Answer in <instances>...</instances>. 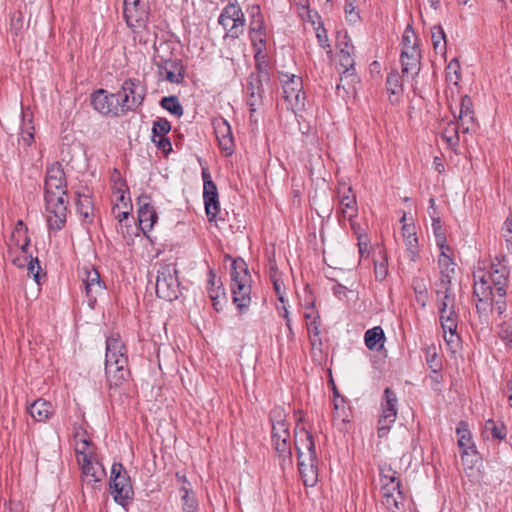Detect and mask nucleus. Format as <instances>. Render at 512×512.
Masks as SVG:
<instances>
[{
    "mask_svg": "<svg viewBox=\"0 0 512 512\" xmlns=\"http://www.w3.org/2000/svg\"><path fill=\"white\" fill-rule=\"evenodd\" d=\"M45 201L49 228L60 230L66 222L68 201L65 173L59 164H53L47 170Z\"/></svg>",
    "mask_w": 512,
    "mask_h": 512,
    "instance_id": "nucleus-1",
    "label": "nucleus"
},
{
    "mask_svg": "<svg viewBox=\"0 0 512 512\" xmlns=\"http://www.w3.org/2000/svg\"><path fill=\"white\" fill-rule=\"evenodd\" d=\"M509 270L502 261L490 264L487 271L474 272V294L479 301H488L495 292L499 297L506 295ZM493 300V297H492Z\"/></svg>",
    "mask_w": 512,
    "mask_h": 512,
    "instance_id": "nucleus-2",
    "label": "nucleus"
},
{
    "mask_svg": "<svg viewBox=\"0 0 512 512\" xmlns=\"http://www.w3.org/2000/svg\"><path fill=\"white\" fill-rule=\"evenodd\" d=\"M105 374L109 388H119L129 377L127 350L119 335L106 340Z\"/></svg>",
    "mask_w": 512,
    "mask_h": 512,
    "instance_id": "nucleus-3",
    "label": "nucleus"
},
{
    "mask_svg": "<svg viewBox=\"0 0 512 512\" xmlns=\"http://www.w3.org/2000/svg\"><path fill=\"white\" fill-rule=\"evenodd\" d=\"M295 446L302 481L305 486L314 487L318 482L319 459L313 436L305 429H302L295 435Z\"/></svg>",
    "mask_w": 512,
    "mask_h": 512,
    "instance_id": "nucleus-4",
    "label": "nucleus"
},
{
    "mask_svg": "<svg viewBox=\"0 0 512 512\" xmlns=\"http://www.w3.org/2000/svg\"><path fill=\"white\" fill-rule=\"evenodd\" d=\"M250 282L246 263L243 260H234L231 269V292L233 302L240 310L247 308L250 304Z\"/></svg>",
    "mask_w": 512,
    "mask_h": 512,
    "instance_id": "nucleus-5",
    "label": "nucleus"
},
{
    "mask_svg": "<svg viewBox=\"0 0 512 512\" xmlns=\"http://www.w3.org/2000/svg\"><path fill=\"white\" fill-rule=\"evenodd\" d=\"M380 491L383 504L391 512H396L402 504L403 495L400 490L397 472L391 467L384 466L380 468Z\"/></svg>",
    "mask_w": 512,
    "mask_h": 512,
    "instance_id": "nucleus-6",
    "label": "nucleus"
},
{
    "mask_svg": "<svg viewBox=\"0 0 512 512\" xmlns=\"http://www.w3.org/2000/svg\"><path fill=\"white\" fill-rule=\"evenodd\" d=\"M156 294L166 301H173L179 295V281L174 264H160L156 277Z\"/></svg>",
    "mask_w": 512,
    "mask_h": 512,
    "instance_id": "nucleus-7",
    "label": "nucleus"
},
{
    "mask_svg": "<svg viewBox=\"0 0 512 512\" xmlns=\"http://www.w3.org/2000/svg\"><path fill=\"white\" fill-rule=\"evenodd\" d=\"M280 81L287 108L294 113L302 111L305 107L302 79L294 74L281 73Z\"/></svg>",
    "mask_w": 512,
    "mask_h": 512,
    "instance_id": "nucleus-8",
    "label": "nucleus"
},
{
    "mask_svg": "<svg viewBox=\"0 0 512 512\" xmlns=\"http://www.w3.org/2000/svg\"><path fill=\"white\" fill-rule=\"evenodd\" d=\"M347 35H343V40H341V35L338 34V52L336 55L337 63L340 67L343 68L342 74H341V84L337 85V89H339L341 86L345 88V85L343 84L344 81H347L348 85L354 84L357 80V77L355 75V60L353 57L354 53V47L351 43L346 41Z\"/></svg>",
    "mask_w": 512,
    "mask_h": 512,
    "instance_id": "nucleus-9",
    "label": "nucleus"
},
{
    "mask_svg": "<svg viewBox=\"0 0 512 512\" xmlns=\"http://www.w3.org/2000/svg\"><path fill=\"white\" fill-rule=\"evenodd\" d=\"M146 89L138 79H127L123 82L121 90L117 92L121 112L133 111L143 102Z\"/></svg>",
    "mask_w": 512,
    "mask_h": 512,
    "instance_id": "nucleus-10",
    "label": "nucleus"
},
{
    "mask_svg": "<svg viewBox=\"0 0 512 512\" xmlns=\"http://www.w3.org/2000/svg\"><path fill=\"white\" fill-rule=\"evenodd\" d=\"M110 489L114 500L122 506H125L132 498L133 490L130 478L121 463L112 465Z\"/></svg>",
    "mask_w": 512,
    "mask_h": 512,
    "instance_id": "nucleus-11",
    "label": "nucleus"
},
{
    "mask_svg": "<svg viewBox=\"0 0 512 512\" xmlns=\"http://www.w3.org/2000/svg\"><path fill=\"white\" fill-rule=\"evenodd\" d=\"M218 22L228 37L238 38L244 32L245 17L242 9L236 3H229L224 7Z\"/></svg>",
    "mask_w": 512,
    "mask_h": 512,
    "instance_id": "nucleus-12",
    "label": "nucleus"
},
{
    "mask_svg": "<svg viewBox=\"0 0 512 512\" xmlns=\"http://www.w3.org/2000/svg\"><path fill=\"white\" fill-rule=\"evenodd\" d=\"M397 405L398 399L396 394L390 388H386L381 403V414L378 420V437H385L391 426L395 423L397 418Z\"/></svg>",
    "mask_w": 512,
    "mask_h": 512,
    "instance_id": "nucleus-13",
    "label": "nucleus"
},
{
    "mask_svg": "<svg viewBox=\"0 0 512 512\" xmlns=\"http://www.w3.org/2000/svg\"><path fill=\"white\" fill-rule=\"evenodd\" d=\"M439 318L446 346L449 351L455 353L460 346V337L457 334L458 314L456 308L439 311Z\"/></svg>",
    "mask_w": 512,
    "mask_h": 512,
    "instance_id": "nucleus-14",
    "label": "nucleus"
},
{
    "mask_svg": "<svg viewBox=\"0 0 512 512\" xmlns=\"http://www.w3.org/2000/svg\"><path fill=\"white\" fill-rule=\"evenodd\" d=\"M272 443L278 457L281 459V465L291 462V444L290 433L287 424L279 420L272 427Z\"/></svg>",
    "mask_w": 512,
    "mask_h": 512,
    "instance_id": "nucleus-15",
    "label": "nucleus"
},
{
    "mask_svg": "<svg viewBox=\"0 0 512 512\" xmlns=\"http://www.w3.org/2000/svg\"><path fill=\"white\" fill-rule=\"evenodd\" d=\"M124 17L132 29L144 27L148 19L147 0H124Z\"/></svg>",
    "mask_w": 512,
    "mask_h": 512,
    "instance_id": "nucleus-16",
    "label": "nucleus"
},
{
    "mask_svg": "<svg viewBox=\"0 0 512 512\" xmlns=\"http://www.w3.org/2000/svg\"><path fill=\"white\" fill-rule=\"evenodd\" d=\"M80 276L85 287L88 305L93 308L97 298L104 293L105 285L94 268H84Z\"/></svg>",
    "mask_w": 512,
    "mask_h": 512,
    "instance_id": "nucleus-17",
    "label": "nucleus"
},
{
    "mask_svg": "<svg viewBox=\"0 0 512 512\" xmlns=\"http://www.w3.org/2000/svg\"><path fill=\"white\" fill-rule=\"evenodd\" d=\"M204 181L203 187V198L205 204L206 215L210 221L214 220L220 211V205L218 201V191L214 182L211 180V176L207 171L202 172Z\"/></svg>",
    "mask_w": 512,
    "mask_h": 512,
    "instance_id": "nucleus-18",
    "label": "nucleus"
},
{
    "mask_svg": "<svg viewBox=\"0 0 512 512\" xmlns=\"http://www.w3.org/2000/svg\"><path fill=\"white\" fill-rule=\"evenodd\" d=\"M117 93L108 94L103 89L96 91L91 98L92 106L96 111L103 115H119L121 107L119 104Z\"/></svg>",
    "mask_w": 512,
    "mask_h": 512,
    "instance_id": "nucleus-19",
    "label": "nucleus"
},
{
    "mask_svg": "<svg viewBox=\"0 0 512 512\" xmlns=\"http://www.w3.org/2000/svg\"><path fill=\"white\" fill-rule=\"evenodd\" d=\"M212 124L221 150L226 155H231L234 150V139L230 124L223 117L214 118Z\"/></svg>",
    "mask_w": 512,
    "mask_h": 512,
    "instance_id": "nucleus-20",
    "label": "nucleus"
},
{
    "mask_svg": "<svg viewBox=\"0 0 512 512\" xmlns=\"http://www.w3.org/2000/svg\"><path fill=\"white\" fill-rule=\"evenodd\" d=\"M158 74L163 79L173 84H180L184 80L183 65L173 59L156 61Z\"/></svg>",
    "mask_w": 512,
    "mask_h": 512,
    "instance_id": "nucleus-21",
    "label": "nucleus"
},
{
    "mask_svg": "<svg viewBox=\"0 0 512 512\" xmlns=\"http://www.w3.org/2000/svg\"><path fill=\"white\" fill-rule=\"evenodd\" d=\"M138 221L139 229L146 234L157 221V214L150 204V198L147 195H141L138 198Z\"/></svg>",
    "mask_w": 512,
    "mask_h": 512,
    "instance_id": "nucleus-22",
    "label": "nucleus"
},
{
    "mask_svg": "<svg viewBox=\"0 0 512 512\" xmlns=\"http://www.w3.org/2000/svg\"><path fill=\"white\" fill-rule=\"evenodd\" d=\"M340 211L344 218L353 222V218L357 216L358 208L356 196L352 188L346 185H341L338 188Z\"/></svg>",
    "mask_w": 512,
    "mask_h": 512,
    "instance_id": "nucleus-23",
    "label": "nucleus"
},
{
    "mask_svg": "<svg viewBox=\"0 0 512 512\" xmlns=\"http://www.w3.org/2000/svg\"><path fill=\"white\" fill-rule=\"evenodd\" d=\"M420 52L419 49H410L401 51V72L403 77L413 78L420 70Z\"/></svg>",
    "mask_w": 512,
    "mask_h": 512,
    "instance_id": "nucleus-24",
    "label": "nucleus"
},
{
    "mask_svg": "<svg viewBox=\"0 0 512 512\" xmlns=\"http://www.w3.org/2000/svg\"><path fill=\"white\" fill-rule=\"evenodd\" d=\"M30 239L27 235V228L24 226L23 221L19 220L11 233L9 240V255L12 256L18 251L25 252L28 249Z\"/></svg>",
    "mask_w": 512,
    "mask_h": 512,
    "instance_id": "nucleus-25",
    "label": "nucleus"
},
{
    "mask_svg": "<svg viewBox=\"0 0 512 512\" xmlns=\"http://www.w3.org/2000/svg\"><path fill=\"white\" fill-rule=\"evenodd\" d=\"M77 211L86 223H91L94 217V205L89 189L85 188L77 193Z\"/></svg>",
    "mask_w": 512,
    "mask_h": 512,
    "instance_id": "nucleus-26",
    "label": "nucleus"
},
{
    "mask_svg": "<svg viewBox=\"0 0 512 512\" xmlns=\"http://www.w3.org/2000/svg\"><path fill=\"white\" fill-rule=\"evenodd\" d=\"M456 433L458 435V445L463 451V456L475 455V445L468 424L461 421L457 426Z\"/></svg>",
    "mask_w": 512,
    "mask_h": 512,
    "instance_id": "nucleus-27",
    "label": "nucleus"
},
{
    "mask_svg": "<svg viewBox=\"0 0 512 512\" xmlns=\"http://www.w3.org/2000/svg\"><path fill=\"white\" fill-rule=\"evenodd\" d=\"M82 468L84 478L89 483H98L105 477V470L103 466L94 461L93 458L87 459L85 462L79 463Z\"/></svg>",
    "mask_w": 512,
    "mask_h": 512,
    "instance_id": "nucleus-28",
    "label": "nucleus"
},
{
    "mask_svg": "<svg viewBox=\"0 0 512 512\" xmlns=\"http://www.w3.org/2000/svg\"><path fill=\"white\" fill-rule=\"evenodd\" d=\"M28 413L35 421L44 422L53 415L54 409L50 402L37 399L28 407Z\"/></svg>",
    "mask_w": 512,
    "mask_h": 512,
    "instance_id": "nucleus-29",
    "label": "nucleus"
},
{
    "mask_svg": "<svg viewBox=\"0 0 512 512\" xmlns=\"http://www.w3.org/2000/svg\"><path fill=\"white\" fill-rule=\"evenodd\" d=\"M365 345L369 350L379 351L385 343V334L380 326H375L365 332Z\"/></svg>",
    "mask_w": 512,
    "mask_h": 512,
    "instance_id": "nucleus-30",
    "label": "nucleus"
},
{
    "mask_svg": "<svg viewBox=\"0 0 512 512\" xmlns=\"http://www.w3.org/2000/svg\"><path fill=\"white\" fill-rule=\"evenodd\" d=\"M113 189L115 197V205L113 207V212H116V209L131 208L130 197L126 195V185L124 181L122 179L115 181Z\"/></svg>",
    "mask_w": 512,
    "mask_h": 512,
    "instance_id": "nucleus-31",
    "label": "nucleus"
},
{
    "mask_svg": "<svg viewBox=\"0 0 512 512\" xmlns=\"http://www.w3.org/2000/svg\"><path fill=\"white\" fill-rule=\"evenodd\" d=\"M79 433L74 434L75 451L77 454L78 463L85 462L87 459L93 458V449L90 441L86 437L78 440Z\"/></svg>",
    "mask_w": 512,
    "mask_h": 512,
    "instance_id": "nucleus-32",
    "label": "nucleus"
},
{
    "mask_svg": "<svg viewBox=\"0 0 512 512\" xmlns=\"http://www.w3.org/2000/svg\"><path fill=\"white\" fill-rule=\"evenodd\" d=\"M21 141L25 146H31L34 142V126L31 115L22 112Z\"/></svg>",
    "mask_w": 512,
    "mask_h": 512,
    "instance_id": "nucleus-33",
    "label": "nucleus"
},
{
    "mask_svg": "<svg viewBox=\"0 0 512 512\" xmlns=\"http://www.w3.org/2000/svg\"><path fill=\"white\" fill-rule=\"evenodd\" d=\"M442 138L447 145L456 151L459 144V127L454 122H449L442 132Z\"/></svg>",
    "mask_w": 512,
    "mask_h": 512,
    "instance_id": "nucleus-34",
    "label": "nucleus"
},
{
    "mask_svg": "<svg viewBox=\"0 0 512 512\" xmlns=\"http://www.w3.org/2000/svg\"><path fill=\"white\" fill-rule=\"evenodd\" d=\"M437 303L439 311L456 308V295L454 291L437 290Z\"/></svg>",
    "mask_w": 512,
    "mask_h": 512,
    "instance_id": "nucleus-35",
    "label": "nucleus"
},
{
    "mask_svg": "<svg viewBox=\"0 0 512 512\" xmlns=\"http://www.w3.org/2000/svg\"><path fill=\"white\" fill-rule=\"evenodd\" d=\"M304 317L306 318L308 330L314 334V337H318L320 334L319 330V316L313 304L306 307Z\"/></svg>",
    "mask_w": 512,
    "mask_h": 512,
    "instance_id": "nucleus-36",
    "label": "nucleus"
},
{
    "mask_svg": "<svg viewBox=\"0 0 512 512\" xmlns=\"http://www.w3.org/2000/svg\"><path fill=\"white\" fill-rule=\"evenodd\" d=\"M431 37L434 50L437 53L444 54L446 51V38L445 33L441 26H434L431 29Z\"/></svg>",
    "mask_w": 512,
    "mask_h": 512,
    "instance_id": "nucleus-37",
    "label": "nucleus"
},
{
    "mask_svg": "<svg viewBox=\"0 0 512 512\" xmlns=\"http://www.w3.org/2000/svg\"><path fill=\"white\" fill-rule=\"evenodd\" d=\"M426 362L429 368L438 373L442 369V362L438 356L437 348L434 345L428 346L425 350Z\"/></svg>",
    "mask_w": 512,
    "mask_h": 512,
    "instance_id": "nucleus-38",
    "label": "nucleus"
},
{
    "mask_svg": "<svg viewBox=\"0 0 512 512\" xmlns=\"http://www.w3.org/2000/svg\"><path fill=\"white\" fill-rule=\"evenodd\" d=\"M160 105L162 106V108H164L176 117H180L183 115V108L180 102L178 101L177 97L175 96L162 98Z\"/></svg>",
    "mask_w": 512,
    "mask_h": 512,
    "instance_id": "nucleus-39",
    "label": "nucleus"
},
{
    "mask_svg": "<svg viewBox=\"0 0 512 512\" xmlns=\"http://www.w3.org/2000/svg\"><path fill=\"white\" fill-rule=\"evenodd\" d=\"M386 86L391 95H396L402 90L401 76L397 71L388 74Z\"/></svg>",
    "mask_w": 512,
    "mask_h": 512,
    "instance_id": "nucleus-40",
    "label": "nucleus"
},
{
    "mask_svg": "<svg viewBox=\"0 0 512 512\" xmlns=\"http://www.w3.org/2000/svg\"><path fill=\"white\" fill-rule=\"evenodd\" d=\"M181 493L183 512H197V502L194 495L185 486L181 488Z\"/></svg>",
    "mask_w": 512,
    "mask_h": 512,
    "instance_id": "nucleus-41",
    "label": "nucleus"
},
{
    "mask_svg": "<svg viewBox=\"0 0 512 512\" xmlns=\"http://www.w3.org/2000/svg\"><path fill=\"white\" fill-rule=\"evenodd\" d=\"M256 11H257V15L256 14H253L252 16V20H251V23H250V33H258L259 34V43L262 45L263 42H264V37H263V18L262 16L259 14V8L257 7L256 8Z\"/></svg>",
    "mask_w": 512,
    "mask_h": 512,
    "instance_id": "nucleus-42",
    "label": "nucleus"
},
{
    "mask_svg": "<svg viewBox=\"0 0 512 512\" xmlns=\"http://www.w3.org/2000/svg\"><path fill=\"white\" fill-rule=\"evenodd\" d=\"M469 118V121H473V110H472V100L468 96H464L461 99L460 103V111H459V120H466Z\"/></svg>",
    "mask_w": 512,
    "mask_h": 512,
    "instance_id": "nucleus-43",
    "label": "nucleus"
},
{
    "mask_svg": "<svg viewBox=\"0 0 512 512\" xmlns=\"http://www.w3.org/2000/svg\"><path fill=\"white\" fill-rule=\"evenodd\" d=\"M486 431H490L495 439L502 440L506 437V428L503 424H497L493 420H488L485 424Z\"/></svg>",
    "mask_w": 512,
    "mask_h": 512,
    "instance_id": "nucleus-44",
    "label": "nucleus"
},
{
    "mask_svg": "<svg viewBox=\"0 0 512 512\" xmlns=\"http://www.w3.org/2000/svg\"><path fill=\"white\" fill-rule=\"evenodd\" d=\"M344 11L348 22L356 23L359 20L360 16L357 11L356 0H345Z\"/></svg>",
    "mask_w": 512,
    "mask_h": 512,
    "instance_id": "nucleus-45",
    "label": "nucleus"
},
{
    "mask_svg": "<svg viewBox=\"0 0 512 512\" xmlns=\"http://www.w3.org/2000/svg\"><path fill=\"white\" fill-rule=\"evenodd\" d=\"M170 130H171V125H170L169 121L164 118H160L153 123L152 137L166 136V134Z\"/></svg>",
    "mask_w": 512,
    "mask_h": 512,
    "instance_id": "nucleus-46",
    "label": "nucleus"
},
{
    "mask_svg": "<svg viewBox=\"0 0 512 512\" xmlns=\"http://www.w3.org/2000/svg\"><path fill=\"white\" fill-rule=\"evenodd\" d=\"M438 264L441 273H454L455 264L450 255L448 254V252L440 253Z\"/></svg>",
    "mask_w": 512,
    "mask_h": 512,
    "instance_id": "nucleus-47",
    "label": "nucleus"
},
{
    "mask_svg": "<svg viewBox=\"0 0 512 512\" xmlns=\"http://www.w3.org/2000/svg\"><path fill=\"white\" fill-rule=\"evenodd\" d=\"M459 63L456 60H452L446 67V80L456 85L459 80Z\"/></svg>",
    "mask_w": 512,
    "mask_h": 512,
    "instance_id": "nucleus-48",
    "label": "nucleus"
},
{
    "mask_svg": "<svg viewBox=\"0 0 512 512\" xmlns=\"http://www.w3.org/2000/svg\"><path fill=\"white\" fill-rule=\"evenodd\" d=\"M413 287L415 290L417 303L424 307L428 299L426 285L423 283V281H415Z\"/></svg>",
    "mask_w": 512,
    "mask_h": 512,
    "instance_id": "nucleus-49",
    "label": "nucleus"
},
{
    "mask_svg": "<svg viewBox=\"0 0 512 512\" xmlns=\"http://www.w3.org/2000/svg\"><path fill=\"white\" fill-rule=\"evenodd\" d=\"M406 251L411 261H415L418 256V238L417 235L411 236V238H404Z\"/></svg>",
    "mask_w": 512,
    "mask_h": 512,
    "instance_id": "nucleus-50",
    "label": "nucleus"
},
{
    "mask_svg": "<svg viewBox=\"0 0 512 512\" xmlns=\"http://www.w3.org/2000/svg\"><path fill=\"white\" fill-rule=\"evenodd\" d=\"M315 31H316V37H317L319 45L323 49L326 50V53L328 55H330L332 53V49H331V46L329 44L328 35H327V32H326L325 28H323L321 25H319L315 29Z\"/></svg>",
    "mask_w": 512,
    "mask_h": 512,
    "instance_id": "nucleus-51",
    "label": "nucleus"
},
{
    "mask_svg": "<svg viewBox=\"0 0 512 512\" xmlns=\"http://www.w3.org/2000/svg\"><path fill=\"white\" fill-rule=\"evenodd\" d=\"M410 49H418L415 43V35L414 32L407 28L402 36V51H408Z\"/></svg>",
    "mask_w": 512,
    "mask_h": 512,
    "instance_id": "nucleus-52",
    "label": "nucleus"
},
{
    "mask_svg": "<svg viewBox=\"0 0 512 512\" xmlns=\"http://www.w3.org/2000/svg\"><path fill=\"white\" fill-rule=\"evenodd\" d=\"M351 228L354 230V232L357 235L359 253H360L361 257H363L364 253L368 250L367 236L358 231V230H360V227L358 225H356L355 222H351Z\"/></svg>",
    "mask_w": 512,
    "mask_h": 512,
    "instance_id": "nucleus-53",
    "label": "nucleus"
},
{
    "mask_svg": "<svg viewBox=\"0 0 512 512\" xmlns=\"http://www.w3.org/2000/svg\"><path fill=\"white\" fill-rule=\"evenodd\" d=\"M26 267H27L28 274L32 275V277L34 278L35 282L37 284H39L40 283L41 266H40L38 258H33V257L30 258V260L27 263Z\"/></svg>",
    "mask_w": 512,
    "mask_h": 512,
    "instance_id": "nucleus-54",
    "label": "nucleus"
},
{
    "mask_svg": "<svg viewBox=\"0 0 512 512\" xmlns=\"http://www.w3.org/2000/svg\"><path fill=\"white\" fill-rule=\"evenodd\" d=\"M12 262L17 267L23 268L27 265L30 258H32V255L28 252V249H25V252L18 251L17 253H14L12 256Z\"/></svg>",
    "mask_w": 512,
    "mask_h": 512,
    "instance_id": "nucleus-55",
    "label": "nucleus"
},
{
    "mask_svg": "<svg viewBox=\"0 0 512 512\" xmlns=\"http://www.w3.org/2000/svg\"><path fill=\"white\" fill-rule=\"evenodd\" d=\"M492 298V296H490ZM504 297H499L495 292H493V300L489 299L488 301H480L481 303L485 304L488 303L492 305L493 309L496 310L499 314H502L505 310V301Z\"/></svg>",
    "mask_w": 512,
    "mask_h": 512,
    "instance_id": "nucleus-56",
    "label": "nucleus"
},
{
    "mask_svg": "<svg viewBox=\"0 0 512 512\" xmlns=\"http://www.w3.org/2000/svg\"><path fill=\"white\" fill-rule=\"evenodd\" d=\"M271 278H272L274 290H275V293L277 295L278 300L280 302L284 303L285 302V297H284V285H283V282L277 277V273L276 272L271 276Z\"/></svg>",
    "mask_w": 512,
    "mask_h": 512,
    "instance_id": "nucleus-57",
    "label": "nucleus"
},
{
    "mask_svg": "<svg viewBox=\"0 0 512 512\" xmlns=\"http://www.w3.org/2000/svg\"><path fill=\"white\" fill-rule=\"evenodd\" d=\"M152 141L157 145V147L162 150L164 153H168L171 151L172 146L171 142L165 136L152 137Z\"/></svg>",
    "mask_w": 512,
    "mask_h": 512,
    "instance_id": "nucleus-58",
    "label": "nucleus"
},
{
    "mask_svg": "<svg viewBox=\"0 0 512 512\" xmlns=\"http://www.w3.org/2000/svg\"><path fill=\"white\" fill-rule=\"evenodd\" d=\"M499 336L507 344H512V325L506 323L501 325Z\"/></svg>",
    "mask_w": 512,
    "mask_h": 512,
    "instance_id": "nucleus-59",
    "label": "nucleus"
},
{
    "mask_svg": "<svg viewBox=\"0 0 512 512\" xmlns=\"http://www.w3.org/2000/svg\"><path fill=\"white\" fill-rule=\"evenodd\" d=\"M452 274L453 273L448 272L441 273V279L440 283L438 284L437 290L453 291L451 287Z\"/></svg>",
    "mask_w": 512,
    "mask_h": 512,
    "instance_id": "nucleus-60",
    "label": "nucleus"
},
{
    "mask_svg": "<svg viewBox=\"0 0 512 512\" xmlns=\"http://www.w3.org/2000/svg\"><path fill=\"white\" fill-rule=\"evenodd\" d=\"M388 270L386 266V260H383L380 263L375 262V276L378 280H383L387 276Z\"/></svg>",
    "mask_w": 512,
    "mask_h": 512,
    "instance_id": "nucleus-61",
    "label": "nucleus"
},
{
    "mask_svg": "<svg viewBox=\"0 0 512 512\" xmlns=\"http://www.w3.org/2000/svg\"><path fill=\"white\" fill-rule=\"evenodd\" d=\"M334 410V418L342 419V421H344L345 405L343 399L334 400Z\"/></svg>",
    "mask_w": 512,
    "mask_h": 512,
    "instance_id": "nucleus-62",
    "label": "nucleus"
},
{
    "mask_svg": "<svg viewBox=\"0 0 512 512\" xmlns=\"http://www.w3.org/2000/svg\"><path fill=\"white\" fill-rule=\"evenodd\" d=\"M402 236L404 238H411V236L416 235V228L413 222L404 223L401 227Z\"/></svg>",
    "mask_w": 512,
    "mask_h": 512,
    "instance_id": "nucleus-63",
    "label": "nucleus"
},
{
    "mask_svg": "<svg viewBox=\"0 0 512 512\" xmlns=\"http://www.w3.org/2000/svg\"><path fill=\"white\" fill-rule=\"evenodd\" d=\"M503 236L506 238L507 242L512 240V219L507 218L502 227Z\"/></svg>",
    "mask_w": 512,
    "mask_h": 512,
    "instance_id": "nucleus-64",
    "label": "nucleus"
}]
</instances>
